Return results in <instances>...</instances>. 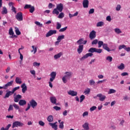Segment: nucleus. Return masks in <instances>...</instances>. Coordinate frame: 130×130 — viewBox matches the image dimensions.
<instances>
[{
  "instance_id": "1",
  "label": "nucleus",
  "mask_w": 130,
  "mask_h": 130,
  "mask_svg": "<svg viewBox=\"0 0 130 130\" xmlns=\"http://www.w3.org/2000/svg\"><path fill=\"white\" fill-rule=\"evenodd\" d=\"M63 10V4L60 3L56 5V8H54L52 11L53 15H59V12L61 13Z\"/></svg>"
},
{
  "instance_id": "2",
  "label": "nucleus",
  "mask_w": 130,
  "mask_h": 130,
  "mask_svg": "<svg viewBox=\"0 0 130 130\" xmlns=\"http://www.w3.org/2000/svg\"><path fill=\"white\" fill-rule=\"evenodd\" d=\"M73 76L72 72H66L64 73V76L62 78V81L64 84H67L68 80H70L71 77Z\"/></svg>"
},
{
  "instance_id": "3",
  "label": "nucleus",
  "mask_w": 130,
  "mask_h": 130,
  "mask_svg": "<svg viewBox=\"0 0 130 130\" xmlns=\"http://www.w3.org/2000/svg\"><path fill=\"white\" fill-rule=\"evenodd\" d=\"M95 51L96 48H90L88 50V52L91 53L86 54L84 56L81 57V60H85V59H86V58H88L89 56H92L93 52H95Z\"/></svg>"
},
{
  "instance_id": "4",
  "label": "nucleus",
  "mask_w": 130,
  "mask_h": 130,
  "mask_svg": "<svg viewBox=\"0 0 130 130\" xmlns=\"http://www.w3.org/2000/svg\"><path fill=\"white\" fill-rule=\"evenodd\" d=\"M51 78H50V81L49 82V86L50 88H52L53 86L52 85V82L55 80V77H56V72H52L50 75Z\"/></svg>"
},
{
  "instance_id": "5",
  "label": "nucleus",
  "mask_w": 130,
  "mask_h": 130,
  "mask_svg": "<svg viewBox=\"0 0 130 130\" xmlns=\"http://www.w3.org/2000/svg\"><path fill=\"white\" fill-rule=\"evenodd\" d=\"M23 125H24V123L20 121H15L13 123L12 128H14V127H18V126H19L20 127H22Z\"/></svg>"
},
{
  "instance_id": "6",
  "label": "nucleus",
  "mask_w": 130,
  "mask_h": 130,
  "mask_svg": "<svg viewBox=\"0 0 130 130\" xmlns=\"http://www.w3.org/2000/svg\"><path fill=\"white\" fill-rule=\"evenodd\" d=\"M15 18L17 21H23V13L22 12H18L15 16Z\"/></svg>"
},
{
  "instance_id": "7",
  "label": "nucleus",
  "mask_w": 130,
  "mask_h": 130,
  "mask_svg": "<svg viewBox=\"0 0 130 130\" xmlns=\"http://www.w3.org/2000/svg\"><path fill=\"white\" fill-rule=\"evenodd\" d=\"M13 98L14 101L15 103H18L19 101L20 102V100L22 98V96L21 95V94H17L16 95V93H14L13 95Z\"/></svg>"
},
{
  "instance_id": "8",
  "label": "nucleus",
  "mask_w": 130,
  "mask_h": 130,
  "mask_svg": "<svg viewBox=\"0 0 130 130\" xmlns=\"http://www.w3.org/2000/svg\"><path fill=\"white\" fill-rule=\"evenodd\" d=\"M13 83H14V81H11L10 82H8L6 84L4 85L3 87L0 86L1 89H5V90L8 89V87H10L13 85Z\"/></svg>"
},
{
  "instance_id": "9",
  "label": "nucleus",
  "mask_w": 130,
  "mask_h": 130,
  "mask_svg": "<svg viewBox=\"0 0 130 130\" xmlns=\"http://www.w3.org/2000/svg\"><path fill=\"white\" fill-rule=\"evenodd\" d=\"M89 38L90 40H93L96 38V32L95 30H92L89 34Z\"/></svg>"
},
{
  "instance_id": "10",
  "label": "nucleus",
  "mask_w": 130,
  "mask_h": 130,
  "mask_svg": "<svg viewBox=\"0 0 130 130\" xmlns=\"http://www.w3.org/2000/svg\"><path fill=\"white\" fill-rule=\"evenodd\" d=\"M9 35H11V36L10 37V38H17L18 36H16L15 33L14 32V31H13V28L11 27L9 29Z\"/></svg>"
},
{
  "instance_id": "11",
  "label": "nucleus",
  "mask_w": 130,
  "mask_h": 130,
  "mask_svg": "<svg viewBox=\"0 0 130 130\" xmlns=\"http://www.w3.org/2000/svg\"><path fill=\"white\" fill-rule=\"evenodd\" d=\"M77 44L79 45H82V44H83L85 45V44H87V40H84V39L81 38L78 41H77Z\"/></svg>"
},
{
  "instance_id": "12",
  "label": "nucleus",
  "mask_w": 130,
  "mask_h": 130,
  "mask_svg": "<svg viewBox=\"0 0 130 130\" xmlns=\"http://www.w3.org/2000/svg\"><path fill=\"white\" fill-rule=\"evenodd\" d=\"M57 31L56 30H50L46 35V37H50L53 34H56Z\"/></svg>"
},
{
  "instance_id": "13",
  "label": "nucleus",
  "mask_w": 130,
  "mask_h": 130,
  "mask_svg": "<svg viewBox=\"0 0 130 130\" xmlns=\"http://www.w3.org/2000/svg\"><path fill=\"white\" fill-rule=\"evenodd\" d=\"M29 104H30L29 105H30V106H31L32 108H35V107L37 106V102H36V101H35V100H31L29 102Z\"/></svg>"
},
{
  "instance_id": "14",
  "label": "nucleus",
  "mask_w": 130,
  "mask_h": 130,
  "mask_svg": "<svg viewBox=\"0 0 130 130\" xmlns=\"http://www.w3.org/2000/svg\"><path fill=\"white\" fill-rule=\"evenodd\" d=\"M21 88H22V92L23 94L26 93V91H27V85H26L25 83H23L21 85Z\"/></svg>"
},
{
  "instance_id": "15",
  "label": "nucleus",
  "mask_w": 130,
  "mask_h": 130,
  "mask_svg": "<svg viewBox=\"0 0 130 130\" xmlns=\"http://www.w3.org/2000/svg\"><path fill=\"white\" fill-rule=\"evenodd\" d=\"M50 101L52 103V104H55V105H58V104L56 103V98L55 96H51L50 98Z\"/></svg>"
},
{
  "instance_id": "16",
  "label": "nucleus",
  "mask_w": 130,
  "mask_h": 130,
  "mask_svg": "<svg viewBox=\"0 0 130 130\" xmlns=\"http://www.w3.org/2000/svg\"><path fill=\"white\" fill-rule=\"evenodd\" d=\"M96 97L100 98V101H103L104 100H105V99L106 98V96L102 95V93L97 94Z\"/></svg>"
},
{
  "instance_id": "17",
  "label": "nucleus",
  "mask_w": 130,
  "mask_h": 130,
  "mask_svg": "<svg viewBox=\"0 0 130 130\" xmlns=\"http://www.w3.org/2000/svg\"><path fill=\"white\" fill-rule=\"evenodd\" d=\"M84 50V45H81L78 46V48L77 49V52L79 54H81L83 52V50Z\"/></svg>"
},
{
  "instance_id": "18",
  "label": "nucleus",
  "mask_w": 130,
  "mask_h": 130,
  "mask_svg": "<svg viewBox=\"0 0 130 130\" xmlns=\"http://www.w3.org/2000/svg\"><path fill=\"white\" fill-rule=\"evenodd\" d=\"M68 94H69V95H71V96H77V95H78V92L74 90H70L68 92Z\"/></svg>"
},
{
  "instance_id": "19",
  "label": "nucleus",
  "mask_w": 130,
  "mask_h": 130,
  "mask_svg": "<svg viewBox=\"0 0 130 130\" xmlns=\"http://www.w3.org/2000/svg\"><path fill=\"white\" fill-rule=\"evenodd\" d=\"M83 8H88V7H89V1L83 0Z\"/></svg>"
},
{
  "instance_id": "20",
  "label": "nucleus",
  "mask_w": 130,
  "mask_h": 130,
  "mask_svg": "<svg viewBox=\"0 0 130 130\" xmlns=\"http://www.w3.org/2000/svg\"><path fill=\"white\" fill-rule=\"evenodd\" d=\"M103 48L105 49V50H107V51H108V52L111 51V50L108 47V45L107 44H104L103 45Z\"/></svg>"
},
{
  "instance_id": "21",
  "label": "nucleus",
  "mask_w": 130,
  "mask_h": 130,
  "mask_svg": "<svg viewBox=\"0 0 130 130\" xmlns=\"http://www.w3.org/2000/svg\"><path fill=\"white\" fill-rule=\"evenodd\" d=\"M27 104V102L25 101V100H20L19 102V105L20 106H24V105H26Z\"/></svg>"
},
{
  "instance_id": "22",
  "label": "nucleus",
  "mask_w": 130,
  "mask_h": 130,
  "mask_svg": "<svg viewBox=\"0 0 130 130\" xmlns=\"http://www.w3.org/2000/svg\"><path fill=\"white\" fill-rule=\"evenodd\" d=\"M13 94L14 93L12 91H9L5 94V96H4L5 99H6V98H9V97H10V96H11V95H13Z\"/></svg>"
},
{
  "instance_id": "23",
  "label": "nucleus",
  "mask_w": 130,
  "mask_h": 130,
  "mask_svg": "<svg viewBox=\"0 0 130 130\" xmlns=\"http://www.w3.org/2000/svg\"><path fill=\"white\" fill-rule=\"evenodd\" d=\"M62 52H59V53L54 55V58L55 59H57L58 58H59L62 55H63Z\"/></svg>"
},
{
  "instance_id": "24",
  "label": "nucleus",
  "mask_w": 130,
  "mask_h": 130,
  "mask_svg": "<svg viewBox=\"0 0 130 130\" xmlns=\"http://www.w3.org/2000/svg\"><path fill=\"white\" fill-rule=\"evenodd\" d=\"M15 82L16 84H18L19 85H21L22 83V79L19 77H16L15 79Z\"/></svg>"
},
{
  "instance_id": "25",
  "label": "nucleus",
  "mask_w": 130,
  "mask_h": 130,
  "mask_svg": "<svg viewBox=\"0 0 130 130\" xmlns=\"http://www.w3.org/2000/svg\"><path fill=\"white\" fill-rule=\"evenodd\" d=\"M49 125L52 126V128H54V129H57V125H56V123H49Z\"/></svg>"
},
{
  "instance_id": "26",
  "label": "nucleus",
  "mask_w": 130,
  "mask_h": 130,
  "mask_svg": "<svg viewBox=\"0 0 130 130\" xmlns=\"http://www.w3.org/2000/svg\"><path fill=\"white\" fill-rule=\"evenodd\" d=\"M82 126L85 130H89V123H85Z\"/></svg>"
},
{
  "instance_id": "27",
  "label": "nucleus",
  "mask_w": 130,
  "mask_h": 130,
  "mask_svg": "<svg viewBox=\"0 0 130 130\" xmlns=\"http://www.w3.org/2000/svg\"><path fill=\"white\" fill-rule=\"evenodd\" d=\"M47 120L49 122H52L53 121V116L49 115L47 118Z\"/></svg>"
},
{
  "instance_id": "28",
  "label": "nucleus",
  "mask_w": 130,
  "mask_h": 130,
  "mask_svg": "<svg viewBox=\"0 0 130 130\" xmlns=\"http://www.w3.org/2000/svg\"><path fill=\"white\" fill-rule=\"evenodd\" d=\"M2 14H3V15H6L8 14V9H7V8L6 7H3Z\"/></svg>"
},
{
  "instance_id": "29",
  "label": "nucleus",
  "mask_w": 130,
  "mask_h": 130,
  "mask_svg": "<svg viewBox=\"0 0 130 130\" xmlns=\"http://www.w3.org/2000/svg\"><path fill=\"white\" fill-rule=\"evenodd\" d=\"M78 14H79V13L78 12H76L74 14H72L71 13H69V18H70V19H71V18H73V17H77V16H78Z\"/></svg>"
},
{
  "instance_id": "30",
  "label": "nucleus",
  "mask_w": 130,
  "mask_h": 130,
  "mask_svg": "<svg viewBox=\"0 0 130 130\" xmlns=\"http://www.w3.org/2000/svg\"><path fill=\"white\" fill-rule=\"evenodd\" d=\"M62 39H64V35H63L59 36L57 38V40H58L60 42L62 40Z\"/></svg>"
},
{
  "instance_id": "31",
  "label": "nucleus",
  "mask_w": 130,
  "mask_h": 130,
  "mask_svg": "<svg viewBox=\"0 0 130 130\" xmlns=\"http://www.w3.org/2000/svg\"><path fill=\"white\" fill-rule=\"evenodd\" d=\"M118 69L121 71H122V70H124V64L121 63L119 66H118Z\"/></svg>"
},
{
  "instance_id": "32",
  "label": "nucleus",
  "mask_w": 130,
  "mask_h": 130,
  "mask_svg": "<svg viewBox=\"0 0 130 130\" xmlns=\"http://www.w3.org/2000/svg\"><path fill=\"white\" fill-rule=\"evenodd\" d=\"M116 93V90L113 89H110L109 91L108 92V94H114Z\"/></svg>"
},
{
  "instance_id": "33",
  "label": "nucleus",
  "mask_w": 130,
  "mask_h": 130,
  "mask_svg": "<svg viewBox=\"0 0 130 130\" xmlns=\"http://www.w3.org/2000/svg\"><path fill=\"white\" fill-rule=\"evenodd\" d=\"M61 28V24L59 22H57L56 29H57V30H60Z\"/></svg>"
},
{
  "instance_id": "34",
  "label": "nucleus",
  "mask_w": 130,
  "mask_h": 130,
  "mask_svg": "<svg viewBox=\"0 0 130 130\" xmlns=\"http://www.w3.org/2000/svg\"><path fill=\"white\" fill-rule=\"evenodd\" d=\"M98 45H99V48H100V47H102L103 46L104 43H103V41H99L98 42Z\"/></svg>"
},
{
  "instance_id": "35",
  "label": "nucleus",
  "mask_w": 130,
  "mask_h": 130,
  "mask_svg": "<svg viewBox=\"0 0 130 130\" xmlns=\"http://www.w3.org/2000/svg\"><path fill=\"white\" fill-rule=\"evenodd\" d=\"M15 33L16 34V35H21V31H20V30H19V28L16 27L15 28Z\"/></svg>"
},
{
  "instance_id": "36",
  "label": "nucleus",
  "mask_w": 130,
  "mask_h": 130,
  "mask_svg": "<svg viewBox=\"0 0 130 130\" xmlns=\"http://www.w3.org/2000/svg\"><path fill=\"white\" fill-rule=\"evenodd\" d=\"M64 17V14L63 12H61L58 16V19H62Z\"/></svg>"
},
{
  "instance_id": "37",
  "label": "nucleus",
  "mask_w": 130,
  "mask_h": 130,
  "mask_svg": "<svg viewBox=\"0 0 130 130\" xmlns=\"http://www.w3.org/2000/svg\"><path fill=\"white\" fill-rule=\"evenodd\" d=\"M104 24V23L102 21L99 22L96 24V27H102V26H103Z\"/></svg>"
},
{
  "instance_id": "38",
  "label": "nucleus",
  "mask_w": 130,
  "mask_h": 130,
  "mask_svg": "<svg viewBox=\"0 0 130 130\" xmlns=\"http://www.w3.org/2000/svg\"><path fill=\"white\" fill-rule=\"evenodd\" d=\"M114 31L115 32V33H116L117 34H120V33H121V30H120V29L119 28H115L114 29Z\"/></svg>"
},
{
  "instance_id": "39",
  "label": "nucleus",
  "mask_w": 130,
  "mask_h": 130,
  "mask_svg": "<svg viewBox=\"0 0 130 130\" xmlns=\"http://www.w3.org/2000/svg\"><path fill=\"white\" fill-rule=\"evenodd\" d=\"M19 89H20V86H17L16 87H14L12 90V93L14 94L15 93V92H16V91H17V90H19Z\"/></svg>"
},
{
  "instance_id": "40",
  "label": "nucleus",
  "mask_w": 130,
  "mask_h": 130,
  "mask_svg": "<svg viewBox=\"0 0 130 130\" xmlns=\"http://www.w3.org/2000/svg\"><path fill=\"white\" fill-rule=\"evenodd\" d=\"M113 58L112 57L110 56H108L106 57V60H108L109 61V62H111L112 61Z\"/></svg>"
},
{
  "instance_id": "41",
  "label": "nucleus",
  "mask_w": 130,
  "mask_h": 130,
  "mask_svg": "<svg viewBox=\"0 0 130 130\" xmlns=\"http://www.w3.org/2000/svg\"><path fill=\"white\" fill-rule=\"evenodd\" d=\"M67 29H68V26H66L64 27L60 28L59 30V32H64V31L67 30Z\"/></svg>"
},
{
  "instance_id": "42",
  "label": "nucleus",
  "mask_w": 130,
  "mask_h": 130,
  "mask_svg": "<svg viewBox=\"0 0 130 130\" xmlns=\"http://www.w3.org/2000/svg\"><path fill=\"white\" fill-rule=\"evenodd\" d=\"M89 84L90 86H93L95 85V81H94L93 79L89 80Z\"/></svg>"
},
{
  "instance_id": "43",
  "label": "nucleus",
  "mask_w": 130,
  "mask_h": 130,
  "mask_svg": "<svg viewBox=\"0 0 130 130\" xmlns=\"http://www.w3.org/2000/svg\"><path fill=\"white\" fill-rule=\"evenodd\" d=\"M97 43H98V40H97V39L94 40L91 42L92 45H96V44H97Z\"/></svg>"
},
{
  "instance_id": "44",
  "label": "nucleus",
  "mask_w": 130,
  "mask_h": 130,
  "mask_svg": "<svg viewBox=\"0 0 130 130\" xmlns=\"http://www.w3.org/2000/svg\"><path fill=\"white\" fill-rule=\"evenodd\" d=\"M90 88H88L87 89H85L84 91L85 95H88V94H90Z\"/></svg>"
},
{
  "instance_id": "45",
  "label": "nucleus",
  "mask_w": 130,
  "mask_h": 130,
  "mask_svg": "<svg viewBox=\"0 0 130 130\" xmlns=\"http://www.w3.org/2000/svg\"><path fill=\"white\" fill-rule=\"evenodd\" d=\"M80 103H82V102L84 101V100H85V96L82 94L80 96Z\"/></svg>"
},
{
  "instance_id": "46",
  "label": "nucleus",
  "mask_w": 130,
  "mask_h": 130,
  "mask_svg": "<svg viewBox=\"0 0 130 130\" xmlns=\"http://www.w3.org/2000/svg\"><path fill=\"white\" fill-rule=\"evenodd\" d=\"M126 47V46H125V45H120V46H119V47H118V49H119V50L122 49H123L125 50Z\"/></svg>"
},
{
  "instance_id": "47",
  "label": "nucleus",
  "mask_w": 130,
  "mask_h": 130,
  "mask_svg": "<svg viewBox=\"0 0 130 130\" xmlns=\"http://www.w3.org/2000/svg\"><path fill=\"white\" fill-rule=\"evenodd\" d=\"M39 124L41 125V126H44V125H45V123L42 120H40L39 121Z\"/></svg>"
},
{
  "instance_id": "48",
  "label": "nucleus",
  "mask_w": 130,
  "mask_h": 130,
  "mask_svg": "<svg viewBox=\"0 0 130 130\" xmlns=\"http://www.w3.org/2000/svg\"><path fill=\"white\" fill-rule=\"evenodd\" d=\"M63 121H61L59 123V128H61V129H63Z\"/></svg>"
},
{
  "instance_id": "49",
  "label": "nucleus",
  "mask_w": 130,
  "mask_h": 130,
  "mask_svg": "<svg viewBox=\"0 0 130 130\" xmlns=\"http://www.w3.org/2000/svg\"><path fill=\"white\" fill-rule=\"evenodd\" d=\"M34 11H35V7H34V6H31L29 9L30 13L32 14L34 12Z\"/></svg>"
},
{
  "instance_id": "50",
  "label": "nucleus",
  "mask_w": 130,
  "mask_h": 130,
  "mask_svg": "<svg viewBox=\"0 0 130 130\" xmlns=\"http://www.w3.org/2000/svg\"><path fill=\"white\" fill-rule=\"evenodd\" d=\"M13 107H14L15 109H17V110H19V109H20V107H19L18 105L15 103L13 104Z\"/></svg>"
},
{
  "instance_id": "51",
  "label": "nucleus",
  "mask_w": 130,
  "mask_h": 130,
  "mask_svg": "<svg viewBox=\"0 0 130 130\" xmlns=\"http://www.w3.org/2000/svg\"><path fill=\"white\" fill-rule=\"evenodd\" d=\"M53 109H55V110H56V111L60 110V109H61V108L60 107H58L57 106H54Z\"/></svg>"
},
{
  "instance_id": "52",
  "label": "nucleus",
  "mask_w": 130,
  "mask_h": 130,
  "mask_svg": "<svg viewBox=\"0 0 130 130\" xmlns=\"http://www.w3.org/2000/svg\"><path fill=\"white\" fill-rule=\"evenodd\" d=\"M31 5H28V4H26L25 5L24 7V9L25 10L27 9H30L31 8Z\"/></svg>"
},
{
  "instance_id": "53",
  "label": "nucleus",
  "mask_w": 130,
  "mask_h": 130,
  "mask_svg": "<svg viewBox=\"0 0 130 130\" xmlns=\"http://www.w3.org/2000/svg\"><path fill=\"white\" fill-rule=\"evenodd\" d=\"M34 67H40V63H38L37 62H34L33 63Z\"/></svg>"
},
{
  "instance_id": "54",
  "label": "nucleus",
  "mask_w": 130,
  "mask_h": 130,
  "mask_svg": "<svg viewBox=\"0 0 130 130\" xmlns=\"http://www.w3.org/2000/svg\"><path fill=\"white\" fill-rule=\"evenodd\" d=\"M95 52L97 53H101V52H102V49L95 48Z\"/></svg>"
},
{
  "instance_id": "55",
  "label": "nucleus",
  "mask_w": 130,
  "mask_h": 130,
  "mask_svg": "<svg viewBox=\"0 0 130 130\" xmlns=\"http://www.w3.org/2000/svg\"><path fill=\"white\" fill-rule=\"evenodd\" d=\"M88 114H89V113L88 112V111H86L83 113L82 116L83 117H85V116H88Z\"/></svg>"
},
{
  "instance_id": "56",
  "label": "nucleus",
  "mask_w": 130,
  "mask_h": 130,
  "mask_svg": "<svg viewBox=\"0 0 130 130\" xmlns=\"http://www.w3.org/2000/svg\"><path fill=\"white\" fill-rule=\"evenodd\" d=\"M31 47H32L33 50H34V54H35V53H36V52H37V47L35 48V46H32Z\"/></svg>"
},
{
  "instance_id": "57",
  "label": "nucleus",
  "mask_w": 130,
  "mask_h": 130,
  "mask_svg": "<svg viewBox=\"0 0 130 130\" xmlns=\"http://www.w3.org/2000/svg\"><path fill=\"white\" fill-rule=\"evenodd\" d=\"M13 105H10L8 108V111H11V110H14V108L13 107Z\"/></svg>"
},
{
  "instance_id": "58",
  "label": "nucleus",
  "mask_w": 130,
  "mask_h": 130,
  "mask_svg": "<svg viewBox=\"0 0 130 130\" xmlns=\"http://www.w3.org/2000/svg\"><path fill=\"white\" fill-rule=\"evenodd\" d=\"M120 9H121V6L118 5L116 7V11H120Z\"/></svg>"
},
{
  "instance_id": "59",
  "label": "nucleus",
  "mask_w": 130,
  "mask_h": 130,
  "mask_svg": "<svg viewBox=\"0 0 130 130\" xmlns=\"http://www.w3.org/2000/svg\"><path fill=\"white\" fill-rule=\"evenodd\" d=\"M96 106H92L91 108H90V111H94V110H96Z\"/></svg>"
},
{
  "instance_id": "60",
  "label": "nucleus",
  "mask_w": 130,
  "mask_h": 130,
  "mask_svg": "<svg viewBox=\"0 0 130 130\" xmlns=\"http://www.w3.org/2000/svg\"><path fill=\"white\" fill-rule=\"evenodd\" d=\"M106 81H107V80H106V79H104L103 80H100L97 82V84H102V83H103V82H106Z\"/></svg>"
},
{
  "instance_id": "61",
  "label": "nucleus",
  "mask_w": 130,
  "mask_h": 130,
  "mask_svg": "<svg viewBox=\"0 0 130 130\" xmlns=\"http://www.w3.org/2000/svg\"><path fill=\"white\" fill-rule=\"evenodd\" d=\"M94 9H91L89 10L88 14L90 15L91 14H94Z\"/></svg>"
},
{
  "instance_id": "62",
  "label": "nucleus",
  "mask_w": 130,
  "mask_h": 130,
  "mask_svg": "<svg viewBox=\"0 0 130 130\" xmlns=\"http://www.w3.org/2000/svg\"><path fill=\"white\" fill-rule=\"evenodd\" d=\"M35 23L36 25L39 26V27H42V24L40 23V22L38 21H36Z\"/></svg>"
},
{
  "instance_id": "63",
  "label": "nucleus",
  "mask_w": 130,
  "mask_h": 130,
  "mask_svg": "<svg viewBox=\"0 0 130 130\" xmlns=\"http://www.w3.org/2000/svg\"><path fill=\"white\" fill-rule=\"evenodd\" d=\"M128 73H127V72H123L121 74V76H122V77H124L125 76H128Z\"/></svg>"
},
{
  "instance_id": "64",
  "label": "nucleus",
  "mask_w": 130,
  "mask_h": 130,
  "mask_svg": "<svg viewBox=\"0 0 130 130\" xmlns=\"http://www.w3.org/2000/svg\"><path fill=\"white\" fill-rule=\"evenodd\" d=\"M107 21L110 22L111 21V17L110 16H108L106 17Z\"/></svg>"
}]
</instances>
